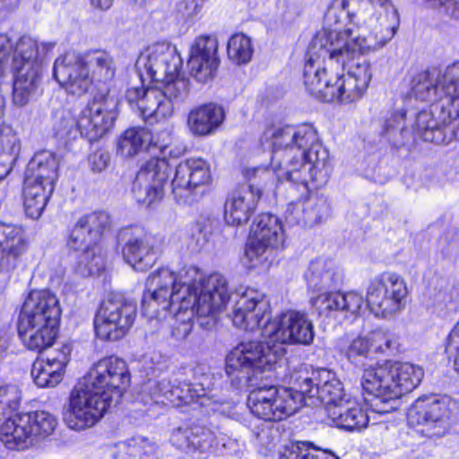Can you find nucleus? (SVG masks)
<instances>
[{
	"instance_id": "1",
	"label": "nucleus",
	"mask_w": 459,
	"mask_h": 459,
	"mask_svg": "<svg viewBox=\"0 0 459 459\" xmlns=\"http://www.w3.org/2000/svg\"><path fill=\"white\" fill-rule=\"evenodd\" d=\"M269 302L264 293L247 288L238 295L231 319L233 325L245 331L260 329L263 341L243 342L228 354V370L250 366L275 367L284 354L285 344L312 343L314 325L306 313L289 310L270 319L266 314Z\"/></svg>"
},
{
	"instance_id": "2",
	"label": "nucleus",
	"mask_w": 459,
	"mask_h": 459,
	"mask_svg": "<svg viewBox=\"0 0 459 459\" xmlns=\"http://www.w3.org/2000/svg\"><path fill=\"white\" fill-rule=\"evenodd\" d=\"M148 285L151 297L161 300L165 307L178 302V309L193 306L204 330L215 325L216 315L230 299L229 283L222 274L216 273L204 278L194 266H185L178 273L158 269L149 275Z\"/></svg>"
},
{
	"instance_id": "3",
	"label": "nucleus",
	"mask_w": 459,
	"mask_h": 459,
	"mask_svg": "<svg viewBox=\"0 0 459 459\" xmlns=\"http://www.w3.org/2000/svg\"><path fill=\"white\" fill-rule=\"evenodd\" d=\"M262 141L273 148L272 160H278L282 171L280 178L306 189L309 182L316 183V186L327 182L332 171L329 154L312 125L270 126L264 131Z\"/></svg>"
},
{
	"instance_id": "4",
	"label": "nucleus",
	"mask_w": 459,
	"mask_h": 459,
	"mask_svg": "<svg viewBox=\"0 0 459 459\" xmlns=\"http://www.w3.org/2000/svg\"><path fill=\"white\" fill-rule=\"evenodd\" d=\"M129 383L125 360L114 356L100 359L71 392L65 423L74 430L94 426L113 403L120 401Z\"/></svg>"
},
{
	"instance_id": "5",
	"label": "nucleus",
	"mask_w": 459,
	"mask_h": 459,
	"mask_svg": "<svg viewBox=\"0 0 459 459\" xmlns=\"http://www.w3.org/2000/svg\"><path fill=\"white\" fill-rule=\"evenodd\" d=\"M348 32L318 31L312 39L304 65L303 77L307 91L315 98L333 102L334 74L344 70L354 50L347 46Z\"/></svg>"
},
{
	"instance_id": "6",
	"label": "nucleus",
	"mask_w": 459,
	"mask_h": 459,
	"mask_svg": "<svg viewBox=\"0 0 459 459\" xmlns=\"http://www.w3.org/2000/svg\"><path fill=\"white\" fill-rule=\"evenodd\" d=\"M274 367L260 368L255 365L240 368L226 373L237 385H248L253 389L247 397V406L253 415L264 421H281L293 415L303 404V396L299 390L264 383L258 375L271 372Z\"/></svg>"
},
{
	"instance_id": "7",
	"label": "nucleus",
	"mask_w": 459,
	"mask_h": 459,
	"mask_svg": "<svg viewBox=\"0 0 459 459\" xmlns=\"http://www.w3.org/2000/svg\"><path fill=\"white\" fill-rule=\"evenodd\" d=\"M61 308L56 296L35 290L25 299L18 321V333L27 349L41 352L52 347L58 333Z\"/></svg>"
},
{
	"instance_id": "8",
	"label": "nucleus",
	"mask_w": 459,
	"mask_h": 459,
	"mask_svg": "<svg viewBox=\"0 0 459 459\" xmlns=\"http://www.w3.org/2000/svg\"><path fill=\"white\" fill-rule=\"evenodd\" d=\"M157 83L160 85L132 87L126 93L131 108H136L143 119L150 123L172 117L189 94V79L181 69Z\"/></svg>"
},
{
	"instance_id": "9",
	"label": "nucleus",
	"mask_w": 459,
	"mask_h": 459,
	"mask_svg": "<svg viewBox=\"0 0 459 459\" xmlns=\"http://www.w3.org/2000/svg\"><path fill=\"white\" fill-rule=\"evenodd\" d=\"M55 44L39 43L30 38L22 37L15 43L4 60L6 74L13 72V102L16 107L26 106L37 94L41 82V55L53 49Z\"/></svg>"
},
{
	"instance_id": "10",
	"label": "nucleus",
	"mask_w": 459,
	"mask_h": 459,
	"mask_svg": "<svg viewBox=\"0 0 459 459\" xmlns=\"http://www.w3.org/2000/svg\"><path fill=\"white\" fill-rule=\"evenodd\" d=\"M411 94L422 101L433 102L430 111L452 109L447 116L459 110V61L446 67L443 72L424 70L416 73L411 82Z\"/></svg>"
},
{
	"instance_id": "11",
	"label": "nucleus",
	"mask_w": 459,
	"mask_h": 459,
	"mask_svg": "<svg viewBox=\"0 0 459 459\" xmlns=\"http://www.w3.org/2000/svg\"><path fill=\"white\" fill-rule=\"evenodd\" d=\"M424 370L408 362L386 361L364 370L361 385L365 392L373 395H388L399 398L414 390L421 382Z\"/></svg>"
},
{
	"instance_id": "12",
	"label": "nucleus",
	"mask_w": 459,
	"mask_h": 459,
	"mask_svg": "<svg viewBox=\"0 0 459 459\" xmlns=\"http://www.w3.org/2000/svg\"><path fill=\"white\" fill-rule=\"evenodd\" d=\"M137 306L119 294L108 295L100 304L94 318L96 335L115 342L125 337L134 324Z\"/></svg>"
},
{
	"instance_id": "13",
	"label": "nucleus",
	"mask_w": 459,
	"mask_h": 459,
	"mask_svg": "<svg viewBox=\"0 0 459 459\" xmlns=\"http://www.w3.org/2000/svg\"><path fill=\"white\" fill-rule=\"evenodd\" d=\"M408 293L407 284L400 274L384 272L370 280L367 306L377 317H392L405 307Z\"/></svg>"
},
{
	"instance_id": "14",
	"label": "nucleus",
	"mask_w": 459,
	"mask_h": 459,
	"mask_svg": "<svg viewBox=\"0 0 459 459\" xmlns=\"http://www.w3.org/2000/svg\"><path fill=\"white\" fill-rule=\"evenodd\" d=\"M56 425V419L45 411L16 415V421H9L0 429V440L9 449L24 450L33 446L38 437L51 435Z\"/></svg>"
},
{
	"instance_id": "15",
	"label": "nucleus",
	"mask_w": 459,
	"mask_h": 459,
	"mask_svg": "<svg viewBox=\"0 0 459 459\" xmlns=\"http://www.w3.org/2000/svg\"><path fill=\"white\" fill-rule=\"evenodd\" d=\"M284 232L280 219L273 213L259 214L250 230V238L246 255L252 262V266L264 265L273 250L282 248Z\"/></svg>"
},
{
	"instance_id": "16",
	"label": "nucleus",
	"mask_w": 459,
	"mask_h": 459,
	"mask_svg": "<svg viewBox=\"0 0 459 459\" xmlns=\"http://www.w3.org/2000/svg\"><path fill=\"white\" fill-rule=\"evenodd\" d=\"M135 69L144 86L146 81L159 82L182 69V60L174 46L158 42L146 48L135 62Z\"/></svg>"
},
{
	"instance_id": "17",
	"label": "nucleus",
	"mask_w": 459,
	"mask_h": 459,
	"mask_svg": "<svg viewBox=\"0 0 459 459\" xmlns=\"http://www.w3.org/2000/svg\"><path fill=\"white\" fill-rule=\"evenodd\" d=\"M299 390L303 396V404L316 406L317 403H325L326 413L335 404L351 396L335 374L321 368L313 371L311 377H299Z\"/></svg>"
},
{
	"instance_id": "18",
	"label": "nucleus",
	"mask_w": 459,
	"mask_h": 459,
	"mask_svg": "<svg viewBox=\"0 0 459 459\" xmlns=\"http://www.w3.org/2000/svg\"><path fill=\"white\" fill-rule=\"evenodd\" d=\"M400 26V15L396 8L380 11L374 13L368 22L369 36L352 38V30L345 29L348 32L347 46L349 50L357 53H368L378 49L389 42L396 34Z\"/></svg>"
},
{
	"instance_id": "19",
	"label": "nucleus",
	"mask_w": 459,
	"mask_h": 459,
	"mask_svg": "<svg viewBox=\"0 0 459 459\" xmlns=\"http://www.w3.org/2000/svg\"><path fill=\"white\" fill-rule=\"evenodd\" d=\"M117 101L106 95L95 96L81 111L76 122L81 134L90 142L99 140L113 126L117 117Z\"/></svg>"
},
{
	"instance_id": "20",
	"label": "nucleus",
	"mask_w": 459,
	"mask_h": 459,
	"mask_svg": "<svg viewBox=\"0 0 459 459\" xmlns=\"http://www.w3.org/2000/svg\"><path fill=\"white\" fill-rule=\"evenodd\" d=\"M204 392V390H202ZM205 393L198 394L192 385L186 382L182 374L172 375L155 382L149 380L141 393V399L144 404L163 403L166 401L173 406L190 403L195 397L204 396Z\"/></svg>"
},
{
	"instance_id": "21",
	"label": "nucleus",
	"mask_w": 459,
	"mask_h": 459,
	"mask_svg": "<svg viewBox=\"0 0 459 459\" xmlns=\"http://www.w3.org/2000/svg\"><path fill=\"white\" fill-rule=\"evenodd\" d=\"M446 109L418 114L415 129L424 141L445 145L454 141L459 142V109L449 116L446 113L452 109V105Z\"/></svg>"
},
{
	"instance_id": "22",
	"label": "nucleus",
	"mask_w": 459,
	"mask_h": 459,
	"mask_svg": "<svg viewBox=\"0 0 459 459\" xmlns=\"http://www.w3.org/2000/svg\"><path fill=\"white\" fill-rule=\"evenodd\" d=\"M53 76L68 93L75 96L85 94L93 82L82 54L74 51L56 59Z\"/></svg>"
},
{
	"instance_id": "23",
	"label": "nucleus",
	"mask_w": 459,
	"mask_h": 459,
	"mask_svg": "<svg viewBox=\"0 0 459 459\" xmlns=\"http://www.w3.org/2000/svg\"><path fill=\"white\" fill-rule=\"evenodd\" d=\"M211 180L210 167L201 158L181 161L175 169L171 181L172 193L178 202H192V195Z\"/></svg>"
},
{
	"instance_id": "24",
	"label": "nucleus",
	"mask_w": 459,
	"mask_h": 459,
	"mask_svg": "<svg viewBox=\"0 0 459 459\" xmlns=\"http://www.w3.org/2000/svg\"><path fill=\"white\" fill-rule=\"evenodd\" d=\"M117 241L123 246V259L135 271L145 272L156 263L158 255L150 235L127 228L119 231Z\"/></svg>"
},
{
	"instance_id": "25",
	"label": "nucleus",
	"mask_w": 459,
	"mask_h": 459,
	"mask_svg": "<svg viewBox=\"0 0 459 459\" xmlns=\"http://www.w3.org/2000/svg\"><path fill=\"white\" fill-rule=\"evenodd\" d=\"M448 419L449 410L446 403L435 396L417 399L408 411L409 424L412 427H426L429 436L444 435Z\"/></svg>"
},
{
	"instance_id": "26",
	"label": "nucleus",
	"mask_w": 459,
	"mask_h": 459,
	"mask_svg": "<svg viewBox=\"0 0 459 459\" xmlns=\"http://www.w3.org/2000/svg\"><path fill=\"white\" fill-rule=\"evenodd\" d=\"M218 39L215 36H200L195 39L189 51V73L198 82L207 83L214 77L220 59Z\"/></svg>"
},
{
	"instance_id": "27",
	"label": "nucleus",
	"mask_w": 459,
	"mask_h": 459,
	"mask_svg": "<svg viewBox=\"0 0 459 459\" xmlns=\"http://www.w3.org/2000/svg\"><path fill=\"white\" fill-rule=\"evenodd\" d=\"M70 352L68 345L43 350L31 367L30 374L34 383L41 388L54 387L59 384L70 360Z\"/></svg>"
},
{
	"instance_id": "28",
	"label": "nucleus",
	"mask_w": 459,
	"mask_h": 459,
	"mask_svg": "<svg viewBox=\"0 0 459 459\" xmlns=\"http://www.w3.org/2000/svg\"><path fill=\"white\" fill-rule=\"evenodd\" d=\"M170 442L177 448L197 454L202 458L214 454L218 446L214 433L200 424L184 425L173 429Z\"/></svg>"
},
{
	"instance_id": "29",
	"label": "nucleus",
	"mask_w": 459,
	"mask_h": 459,
	"mask_svg": "<svg viewBox=\"0 0 459 459\" xmlns=\"http://www.w3.org/2000/svg\"><path fill=\"white\" fill-rule=\"evenodd\" d=\"M109 224L110 218L104 212L80 217L70 231L67 246L74 250L92 248L98 245Z\"/></svg>"
},
{
	"instance_id": "30",
	"label": "nucleus",
	"mask_w": 459,
	"mask_h": 459,
	"mask_svg": "<svg viewBox=\"0 0 459 459\" xmlns=\"http://www.w3.org/2000/svg\"><path fill=\"white\" fill-rule=\"evenodd\" d=\"M261 196L262 190L254 186H242L234 190L224 204L226 223L238 226L247 222L255 211Z\"/></svg>"
},
{
	"instance_id": "31",
	"label": "nucleus",
	"mask_w": 459,
	"mask_h": 459,
	"mask_svg": "<svg viewBox=\"0 0 459 459\" xmlns=\"http://www.w3.org/2000/svg\"><path fill=\"white\" fill-rule=\"evenodd\" d=\"M330 214L331 204L327 198L309 195L302 202L290 205L286 218L290 223L312 227L329 218Z\"/></svg>"
},
{
	"instance_id": "32",
	"label": "nucleus",
	"mask_w": 459,
	"mask_h": 459,
	"mask_svg": "<svg viewBox=\"0 0 459 459\" xmlns=\"http://www.w3.org/2000/svg\"><path fill=\"white\" fill-rule=\"evenodd\" d=\"M27 246L22 228L0 222V272L14 268Z\"/></svg>"
},
{
	"instance_id": "33",
	"label": "nucleus",
	"mask_w": 459,
	"mask_h": 459,
	"mask_svg": "<svg viewBox=\"0 0 459 459\" xmlns=\"http://www.w3.org/2000/svg\"><path fill=\"white\" fill-rule=\"evenodd\" d=\"M57 156L49 151L37 152L29 161L25 172V184L40 185L54 190L58 178Z\"/></svg>"
},
{
	"instance_id": "34",
	"label": "nucleus",
	"mask_w": 459,
	"mask_h": 459,
	"mask_svg": "<svg viewBox=\"0 0 459 459\" xmlns=\"http://www.w3.org/2000/svg\"><path fill=\"white\" fill-rule=\"evenodd\" d=\"M333 405L327 413L328 418L338 429L347 431H359L369 422V416L362 404L352 396Z\"/></svg>"
},
{
	"instance_id": "35",
	"label": "nucleus",
	"mask_w": 459,
	"mask_h": 459,
	"mask_svg": "<svg viewBox=\"0 0 459 459\" xmlns=\"http://www.w3.org/2000/svg\"><path fill=\"white\" fill-rule=\"evenodd\" d=\"M151 294H152V292L150 289V286L148 285L147 279L146 290L144 291L142 299L143 308L144 312H147L148 310H152L155 312L157 309L152 307V305L155 303L160 306L161 309L170 310L171 312L175 313L176 322L172 326L171 334L176 340H185L188 336L193 328L194 318H195L196 322L200 325L201 319H199L197 316L196 311L194 310L193 306L189 307V308L178 309L179 303H172L169 307H165L161 300L152 299Z\"/></svg>"
},
{
	"instance_id": "36",
	"label": "nucleus",
	"mask_w": 459,
	"mask_h": 459,
	"mask_svg": "<svg viewBox=\"0 0 459 459\" xmlns=\"http://www.w3.org/2000/svg\"><path fill=\"white\" fill-rule=\"evenodd\" d=\"M158 455L159 449L155 442L137 436L106 447L101 459H157Z\"/></svg>"
},
{
	"instance_id": "37",
	"label": "nucleus",
	"mask_w": 459,
	"mask_h": 459,
	"mask_svg": "<svg viewBox=\"0 0 459 459\" xmlns=\"http://www.w3.org/2000/svg\"><path fill=\"white\" fill-rule=\"evenodd\" d=\"M312 306L320 315L329 316L333 312H350L356 315L365 303L362 295L357 292H324L311 299Z\"/></svg>"
},
{
	"instance_id": "38",
	"label": "nucleus",
	"mask_w": 459,
	"mask_h": 459,
	"mask_svg": "<svg viewBox=\"0 0 459 459\" xmlns=\"http://www.w3.org/2000/svg\"><path fill=\"white\" fill-rule=\"evenodd\" d=\"M223 119L222 108L211 103L192 110L188 115L187 125L194 134L202 136L212 134Z\"/></svg>"
},
{
	"instance_id": "39",
	"label": "nucleus",
	"mask_w": 459,
	"mask_h": 459,
	"mask_svg": "<svg viewBox=\"0 0 459 459\" xmlns=\"http://www.w3.org/2000/svg\"><path fill=\"white\" fill-rule=\"evenodd\" d=\"M305 278L309 289L320 290L337 285L342 280V273L333 261L316 259L310 263Z\"/></svg>"
},
{
	"instance_id": "40",
	"label": "nucleus",
	"mask_w": 459,
	"mask_h": 459,
	"mask_svg": "<svg viewBox=\"0 0 459 459\" xmlns=\"http://www.w3.org/2000/svg\"><path fill=\"white\" fill-rule=\"evenodd\" d=\"M85 65L89 67L93 82L107 83L113 80L117 64L113 56L102 49H96L82 54Z\"/></svg>"
},
{
	"instance_id": "41",
	"label": "nucleus",
	"mask_w": 459,
	"mask_h": 459,
	"mask_svg": "<svg viewBox=\"0 0 459 459\" xmlns=\"http://www.w3.org/2000/svg\"><path fill=\"white\" fill-rule=\"evenodd\" d=\"M152 141L149 130L143 127L128 128L118 138L117 152L123 157L135 156L145 150Z\"/></svg>"
},
{
	"instance_id": "42",
	"label": "nucleus",
	"mask_w": 459,
	"mask_h": 459,
	"mask_svg": "<svg viewBox=\"0 0 459 459\" xmlns=\"http://www.w3.org/2000/svg\"><path fill=\"white\" fill-rule=\"evenodd\" d=\"M171 172L172 168L166 159L152 158L142 165L135 176L140 178V183L153 186L159 184L158 186L164 190Z\"/></svg>"
},
{
	"instance_id": "43",
	"label": "nucleus",
	"mask_w": 459,
	"mask_h": 459,
	"mask_svg": "<svg viewBox=\"0 0 459 459\" xmlns=\"http://www.w3.org/2000/svg\"><path fill=\"white\" fill-rule=\"evenodd\" d=\"M344 70L334 76L332 89L334 91L333 101L351 103L361 98L368 87H363L359 82L349 74H343Z\"/></svg>"
},
{
	"instance_id": "44",
	"label": "nucleus",
	"mask_w": 459,
	"mask_h": 459,
	"mask_svg": "<svg viewBox=\"0 0 459 459\" xmlns=\"http://www.w3.org/2000/svg\"><path fill=\"white\" fill-rule=\"evenodd\" d=\"M22 401V391L15 384L0 386V429L9 421H16Z\"/></svg>"
},
{
	"instance_id": "45",
	"label": "nucleus",
	"mask_w": 459,
	"mask_h": 459,
	"mask_svg": "<svg viewBox=\"0 0 459 459\" xmlns=\"http://www.w3.org/2000/svg\"><path fill=\"white\" fill-rule=\"evenodd\" d=\"M53 191L40 185L24 183L23 197L26 215L34 220L39 219Z\"/></svg>"
},
{
	"instance_id": "46",
	"label": "nucleus",
	"mask_w": 459,
	"mask_h": 459,
	"mask_svg": "<svg viewBox=\"0 0 459 459\" xmlns=\"http://www.w3.org/2000/svg\"><path fill=\"white\" fill-rule=\"evenodd\" d=\"M253 46L250 38L243 33L232 35L228 41L227 53L229 58L238 65L250 62L253 56Z\"/></svg>"
},
{
	"instance_id": "47",
	"label": "nucleus",
	"mask_w": 459,
	"mask_h": 459,
	"mask_svg": "<svg viewBox=\"0 0 459 459\" xmlns=\"http://www.w3.org/2000/svg\"><path fill=\"white\" fill-rule=\"evenodd\" d=\"M76 273L82 277H89L100 273L105 267L103 256L97 246L89 249H81Z\"/></svg>"
},
{
	"instance_id": "48",
	"label": "nucleus",
	"mask_w": 459,
	"mask_h": 459,
	"mask_svg": "<svg viewBox=\"0 0 459 459\" xmlns=\"http://www.w3.org/2000/svg\"><path fill=\"white\" fill-rule=\"evenodd\" d=\"M281 459H339L333 453L320 450L309 442H297L287 447Z\"/></svg>"
},
{
	"instance_id": "49",
	"label": "nucleus",
	"mask_w": 459,
	"mask_h": 459,
	"mask_svg": "<svg viewBox=\"0 0 459 459\" xmlns=\"http://www.w3.org/2000/svg\"><path fill=\"white\" fill-rule=\"evenodd\" d=\"M349 0H333L327 6L325 14L324 22L325 28L321 31L337 30V29H331L333 26L339 24L345 19L352 21L353 14L349 11ZM343 30L342 31H344Z\"/></svg>"
},
{
	"instance_id": "50",
	"label": "nucleus",
	"mask_w": 459,
	"mask_h": 459,
	"mask_svg": "<svg viewBox=\"0 0 459 459\" xmlns=\"http://www.w3.org/2000/svg\"><path fill=\"white\" fill-rule=\"evenodd\" d=\"M371 347L376 352L383 354L394 353L399 346L397 335L390 331L377 329L368 333Z\"/></svg>"
},
{
	"instance_id": "51",
	"label": "nucleus",
	"mask_w": 459,
	"mask_h": 459,
	"mask_svg": "<svg viewBox=\"0 0 459 459\" xmlns=\"http://www.w3.org/2000/svg\"><path fill=\"white\" fill-rule=\"evenodd\" d=\"M370 342L368 335L366 337L358 336L349 342L346 345L340 347V351L356 366H362L365 359L368 358Z\"/></svg>"
},
{
	"instance_id": "52",
	"label": "nucleus",
	"mask_w": 459,
	"mask_h": 459,
	"mask_svg": "<svg viewBox=\"0 0 459 459\" xmlns=\"http://www.w3.org/2000/svg\"><path fill=\"white\" fill-rule=\"evenodd\" d=\"M155 186L142 184L140 183V178L135 176L133 181L132 192L137 203L150 206L153 203L161 200L164 190L158 186L159 184Z\"/></svg>"
},
{
	"instance_id": "53",
	"label": "nucleus",
	"mask_w": 459,
	"mask_h": 459,
	"mask_svg": "<svg viewBox=\"0 0 459 459\" xmlns=\"http://www.w3.org/2000/svg\"><path fill=\"white\" fill-rule=\"evenodd\" d=\"M364 54L357 53L354 58L348 60L344 70L347 69V74L357 79L361 86L368 87L371 80V71L369 63L364 58H359V56Z\"/></svg>"
},
{
	"instance_id": "54",
	"label": "nucleus",
	"mask_w": 459,
	"mask_h": 459,
	"mask_svg": "<svg viewBox=\"0 0 459 459\" xmlns=\"http://www.w3.org/2000/svg\"><path fill=\"white\" fill-rule=\"evenodd\" d=\"M244 178L249 182L248 186L263 188L273 180V172L266 167L247 168L243 171Z\"/></svg>"
},
{
	"instance_id": "55",
	"label": "nucleus",
	"mask_w": 459,
	"mask_h": 459,
	"mask_svg": "<svg viewBox=\"0 0 459 459\" xmlns=\"http://www.w3.org/2000/svg\"><path fill=\"white\" fill-rule=\"evenodd\" d=\"M19 151L18 138L8 126H0V157L12 158Z\"/></svg>"
},
{
	"instance_id": "56",
	"label": "nucleus",
	"mask_w": 459,
	"mask_h": 459,
	"mask_svg": "<svg viewBox=\"0 0 459 459\" xmlns=\"http://www.w3.org/2000/svg\"><path fill=\"white\" fill-rule=\"evenodd\" d=\"M429 7L437 9L444 16L459 22V0H424Z\"/></svg>"
},
{
	"instance_id": "57",
	"label": "nucleus",
	"mask_w": 459,
	"mask_h": 459,
	"mask_svg": "<svg viewBox=\"0 0 459 459\" xmlns=\"http://www.w3.org/2000/svg\"><path fill=\"white\" fill-rule=\"evenodd\" d=\"M91 171L100 173L104 171L110 162V154L105 149L100 148L92 152L88 157Z\"/></svg>"
},
{
	"instance_id": "58",
	"label": "nucleus",
	"mask_w": 459,
	"mask_h": 459,
	"mask_svg": "<svg viewBox=\"0 0 459 459\" xmlns=\"http://www.w3.org/2000/svg\"><path fill=\"white\" fill-rule=\"evenodd\" d=\"M13 49V40L8 34H0V83L6 77L4 60Z\"/></svg>"
},
{
	"instance_id": "59",
	"label": "nucleus",
	"mask_w": 459,
	"mask_h": 459,
	"mask_svg": "<svg viewBox=\"0 0 459 459\" xmlns=\"http://www.w3.org/2000/svg\"><path fill=\"white\" fill-rule=\"evenodd\" d=\"M376 402L374 404L373 411L378 414H386L395 410V399L396 398H388V395H375Z\"/></svg>"
},
{
	"instance_id": "60",
	"label": "nucleus",
	"mask_w": 459,
	"mask_h": 459,
	"mask_svg": "<svg viewBox=\"0 0 459 459\" xmlns=\"http://www.w3.org/2000/svg\"><path fill=\"white\" fill-rule=\"evenodd\" d=\"M406 116V111L403 108L395 110L391 117L386 119L385 122V131L388 133L390 131L398 130L403 132L404 129V119Z\"/></svg>"
},
{
	"instance_id": "61",
	"label": "nucleus",
	"mask_w": 459,
	"mask_h": 459,
	"mask_svg": "<svg viewBox=\"0 0 459 459\" xmlns=\"http://www.w3.org/2000/svg\"><path fill=\"white\" fill-rule=\"evenodd\" d=\"M446 351L451 357H453L454 360L459 357V321L456 323L448 336Z\"/></svg>"
},
{
	"instance_id": "62",
	"label": "nucleus",
	"mask_w": 459,
	"mask_h": 459,
	"mask_svg": "<svg viewBox=\"0 0 459 459\" xmlns=\"http://www.w3.org/2000/svg\"><path fill=\"white\" fill-rule=\"evenodd\" d=\"M203 4V0H182L178 4V10L188 17L196 14Z\"/></svg>"
},
{
	"instance_id": "63",
	"label": "nucleus",
	"mask_w": 459,
	"mask_h": 459,
	"mask_svg": "<svg viewBox=\"0 0 459 459\" xmlns=\"http://www.w3.org/2000/svg\"><path fill=\"white\" fill-rule=\"evenodd\" d=\"M74 124V118L62 116L60 117V125H55V130L58 134H68Z\"/></svg>"
},
{
	"instance_id": "64",
	"label": "nucleus",
	"mask_w": 459,
	"mask_h": 459,
	"mask_svg": "<svg viewBox=\"0 0 459 459\" xmlns=\"http://www.w3.org/2000/svg\"><path fill=\"white\" fill-rule=\"evenodd\" d=\"M19 4L20 0H0V13H9L14 11Z\"/></svg>"
}]
</instances>
